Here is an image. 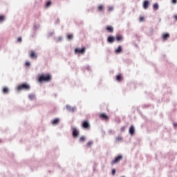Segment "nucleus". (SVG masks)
Returning <instances> with one entry per match:
<instances>
[{"label": "nucleus", "mask_w": 177, "mask_h": 177, "mask_svg": "<svg viewBox=\"0 0 177 177\" xmlns=\"http://www.w3.org/2000/svg\"><path fill=\"white\" fill-rule=\"evenodd\" d=\"M114 41H115V37L114 36H109L107 38L108 44H113Z\"/></svg>", "instance_id": "obj_8"}, {"label": "nucleus", "mask_w": 177, "mask_h": 177, "mask_svg": "<svg viewBox=\"0 0 177 177\" xmlns=\"http://www.w3.org/2000/svg\"><path fill=\"white\" fill-rule=\"evenodd\" d=\"M66 107L68 111H70L71 113H74L76 110L75 106H71V105H66Z\"/></svg>", "instance_id": "obj_7"}, {"label": "nucleus", "mask_w": 177, "mask_h": 177, "mask_svg": "<svg viewBox=\"0 0 177 177\" xmlns=\"http://www.w3.org/2000/svg\"><path fill=\"white\" fill-rule=\"evenodd\" d=\"M23 41V39L21 37H19L17 40V42H21Z\"/></svg>", "instance_id": "obj_37"}, {"label": "nucleus", "mask_w": 177, "mask_h": 177, "mask_svg": "<svg viewBox=\"0 0 177 177\" xmlns=\"http://www.w3.org/2000/svg\"><path fill=\"white\" fill-rule=\"evenodd\" d=\"M116 81H118V82H121V81H122V75H121L120 74L116 76Z\"/></svg>", "instance_id": "obj_19"}, {"label": "nucleus", "mask_w": 177, "mask_h": 177, "mask_svg": "<svg viewBox=\"0 0 177 177\" xmlns=\"http://www.w3.org/2000/svg\"><path fill=\"white\" fill-rule=\"evenodd\" d=\"M115 39L116 41H122V39H124V37H122V35H118L115 37Z\"/></svg>", "instance_id": "obj_18"}, {"label": "nucleus", "mask_w": 177, "mask_h": 177, "mask_svg": "<svg viewBox=\"0 0 177 177\" xmlns=\"http://www.w3.org/2000/svg\"><path fill=\"white\" fill-rule=\"evenodd\" d=\"M139 20H140V21H145V17H140Z\"/></svg>", "instance_id": "obj_39"}, {"label": "nucleus", "mask_w": 177, "mask_h": 177, "mask_svg": "<svg viewBox=\"0 0 177 177\" xmlns=\"http://www.w3.org/2000/svg\"><path fill=\"white\" fill-rule=\"evenodd\" d=\"M25 65H26L27 67H30V66H31V63L29 62H26Z\"/></svg>", "instance_id": "obj_34"}, {"label": "nucleus", "mask_w": 177, "mask_h": 177, "mask_svg": "<svg viewBox=\"0 0 177 177\" xmlns=\"http://www.w3.org/2000/svg\"><path fill=\"white\" fill-rule=\"evenodd\" d=\"M116 170L115 169H112L111 174L112 175H115Z\"/></svg>", "instance_id": "obj_38"}, {"label": "nucleus", "mask_w": 177, "mask_h": 177, "mask_svg": "<svg viewBox=\"0 0 177 177\" xmlns=\"http://www.w3.org/2000/svg\"><path fill=\"white\" fill-rule=\"evenodd\" d=\"M163 39L167 40L168 38H169V33H165L162 35Z\"/></svg>", "instance_id": "obj_22"}, {"label": "nucleus", "mask_w": 177, "mask_h": 177, "mask_svg": "<svg viewBox=\"0 0 177 177\" xmlns=\"http://www.w3.org/2000/svg\"><path fill=\"white\" fill-rule=\"evenodd\" d=\"M23 89H24L25 91H30V89H31V86H30V84L27 83H24L18 86L17 87L18 91H23Z\"/></svg>", "instance_id": "obj_2"}, {"label": "nucleus", "mask_w": 177, "mask_h": 177, "mask_svg": "<svg viewBox=\"0 0 177 177\" xmlns=\"http://www.w3.org/2000/svg\"><path fill=\"white\" fill-rule=\"evenodd\" d=\"M149 5H150V1L149 0L144 1L142 5L144 9H147L149 8Z\"/></svg>", "instance_id": "obj_11"}, {"label": "nucleus", "mask_w": 177, "mask_h": 177, "mask_svg": "<svg viewBox=\"0 0 177 177\" xmlns=\"http://www.w3.org/2000/svg\"><path fill=\"white\" fill-rule=\"evenodd\" d=\"M86 50V48L85 47L82 48H77L75 49V53L76 54L80 53V55H84Z\"/></svg>", "instance_id": "obj_5"}, {"label": "nucleus", "mask_w": 177, "mask_h": 177, "mask_svg": "<svg viewBox=\"0 0 177 177\" xmlns=\"http://www.w3.org/2000/svg\"><path fill=\"white\" fill-rule=\"evenodd\" d=\"M34 35H35V33H34V35H32V37H34Z\"/></svg>", "instance_id": "obj_45"}, {"label": "nucleus", "mask_w": 177, "mask_h": 177, "mask_svg": "<svg viewBox=\"0 0 177 177\" xmlns=\"http://www.w3.org/2000/svg\"><path fill=\"white\" fill-rule=\"evenodd\" d=\"M174 127H177V123H174Z\"/></svg>", "instance_id": "obj_42"}, {"label": "nucleus", "mask_w": 177, "mask_h": 177, "mask_svg": "<svg viewBox=\"0 0 177 177\" xmlns=\"http://www.w3.org/2000/svg\"><path fill=\"white\" fill-rule=\"evenodd\" d=\"M106 30H107L109 31V32H113L114 28H113V26H106Z\"/></svg>", "instance_id": "obj_16"}, {"label": "nucleus", "mask_w": 177, "mask_h": 177, "mask_svg": "<svg viewBox=\"0 0 177 177\" xmlns=\"http://www.w3.org/2000/svg\"><path fill=\"white\" fill-rule=\"evenodd\" d=\"M174 19H175V20H177V15L174 16Z\"/></svg>", "instance_id": "obj_43"}, {"label": "nucleus", "mask_w": 177, "mask_h": 177, "mask_svg": "<svg viewBox=\"0 0 177 177\" xmlns=\"http://www.w3.org/2000/svg\"><path fill=\"white\" fill-rule=\"evenodd\" d=\"M29 100H35L36 96L35 94L31 93L28 95Z\"/></svg>", "instance_id": "obj_15"}, {"label": "nucleus", "mask_w": 177, "mask_h": 177, "mask_svg": "<svg viewBox=\"0 0 177 177\" xmlns=\"http://www.w3.org/2000/svg\"><path fill=\"white\" fill-rule=\"evenodd\" d=\"M108 133H109V135H114V133H115V131L114 130L110 129L109 130Z\"/></svg>", "instance_id": "obj_30"}, {"label": "nucleus", "mask_w": 177, "mask_h": 177, "mask_svg": "<svg viewBox=\"0 0 177 177\" xmlns=\"http://www.w3.org/2000/svg\"><path fill=\"white\" fill-rule=\"evenodd\" d=\"M129 133L131 136H133L135 135V127L133 125H131L129 129Z\"/></svg>", "instance_id": "obj_9"}, {"label": "nucleus", "mask_w": 177, "mask_h": 177, "mask_svg": "<svg viewBox=\"0 0 177 177\" xmlns=\"http://www.w3.org/2000/svg\"><path fill=\"white\" fill-rule=\"evenodd\" d=\"M59 123H60V119L59 118H55L52 121L53 125H59Z\"/></svg>", "instance_id": "obj_14"}, {"label": "nucleus", "mask_w": 177, "mask_h": 177, "mask_svg": "<svg viewBox=\"0 0 177 177\" xmlns=\"http://www.w3.org/2000/svg\"><path fill=\"white\" fill-rule=\"evenodd\" d=\"M115 140H116V142H122V137H121V136H119L115 138Z\"/></svg>", "instance_id": "obj_26"}, {"label": "nucleus", "mask_w": 177, "mask_h": 177, "mask_svg": "<svg viewBox=\"0 0 177 177\" xmlns=\"http://www.w3.org/2000/svg\"><path fill=\"white\" fill-rule=\"evenodd\" d=\"M121 160H122V156L119 155L117 157H115V159L111 162V165H114L115 164H118V162H120V161H121Z\"/></svg>", "instance_id": "obj_3"}, {"label": "nucleus", "mask_w": 177, "mask_h": 177, "mask_svg": "<svg viewBox=\"0 0 177 177\" xmlns=\"http://www.w3.org/2000/svg\"><path fill=\"white\" fill-rule=\"evenodd\" d=\"M37 57H38V55H37V53L34 51H32L30 53V59H37Z\"/></svg>", "instance_id": "obj_17"}, {"label": "nucleus", "mask_w": 177, "mask_h": 177, "mask_svg": "<svg viewBox=\"0 0 177 177\" xmlns=\"http://www.w3.org/2000/svg\"><path fill=\"white\" fill-rule=\"evenodd\" d=\"M122 53V46H118V48L115 50V55H120Z\"/></svg>", "instance_id": "obj_10"}, {"label": "nucleus", "mask_w": 177, "mask_h": 177, "mask_svg": "<svg viewBox=\"0 0 177 177\" xmlns=\"http://www.w3.org/2000/svg\"><path fill=\"white\" fill-rule=\"evenodd\" d=\"M53 34H55V31L49 32L47 35L48 38H50V37H52V35H53Z\"/></svg>", "instance_id": "obj_29"}, {"label": "nucleus", "mask_w": 177, "mask_h": 177, "mask_svg": "<svg viewBox=\"0 0 177 177\" xmlns=\"http://www.w3.org/2000/svg\"><path fill=\"white\" fill-rule=\"evenodd\" d=\"M73 38H74V36L73 35V34L67 35V39H68V41H71Z\"/></svg>", "instance_id": "obj_25"}, {"label": "nucleus", "mask_w": 177, "mask_h": 177, "mask_svg": "<svg viewBox=\"0 0 177 177\" xmlns=\"http://www.w3.org/2000/svg\"><path fill=\"white\" fill-rule=\"evenodd\" d=\"M3 93H9V88L8 87H5L3 88Z\"/></svg>", "instance_id": "obj_27"}, {"label": "nucleus", "mask_w": 177, "mask_h": 177, "mask_svg": "<svg viewBox=\"0 0 177 177\" xmlns=\"http://www.w3.org/2000/svg\"><path fill=\"white\" fill-rule=\"evenodd\" d=\"M97 10L98 12H104V6L103 4H100L99 6H97Z\"/></svg>", "instance_id": "obj_12"}, {"label": "nucleus", "mask_w": 177, "mask_h": 177, "mask_svg": "<svg viewBox=\"0 0 177 177\" xmlns=\"http://www.w3.org/2000/svg\"><path fill=\"white\" fill-rule=\"evenodd\" d=\"M99 117L101 120H109V116L106 113H101L99 115Z\"/></svg>", "instance_id": "obj_13"}, {"label": "nucleus", "mask_w": 177, "mask_h": 177, "mask_svg": "<svg viewBox=\"0 0 177 177\" xmlns=\"http://www.w3.org/2000/svg\"><path fill=\"white\" fill-rule=\"evenodd\" d=\"M6 20V17L5 15H0V23H3Z\"/></svg>", "instance_id": "obj_21"}, {"label": "nucleus", "mask_w": 177, "mask_h": 177, "mask_svg": "<svg viewBox=\"0 0 177 177\" xmlns=\"http://www.w3.org/2000/svg\"><path fill=\"white\" fill-rule=\"evenodd\" d=\"M158 8H160L158 3H155L153 6V10H158Z\"/></svg>", "instance_id": "obj_20"}, {"label": "nucleus", "mask_w": 177, "mask_h": 177, "mask_svg": "<svg viewBox=\"0 0 177 177\" xmlns=\"http://www.w3.org/2000/svg\"><path fill=\"white\" fill-rule=\"evenodd\" d=\"M60 23V19L59 18H56L55 20V24H59Z\"/></svg>", "instance_id": "obj_32"}, {"label": "nucleus", "mask_w": 177, "mask_h": 177, "mask_svg": "<svg viewBox=\"0 0 177 177\" xmlns=\"http://www.w3.org/2000/svg\"><path fill=\"white\" fill-rule=\"evenodd\" d=\"M50 5H52V1H48L46 3V8H49V6H50Z\"/></svg>", "instance_id": "obj_28"}, {"label": "nucleus", "mask_w": 177, "mask_h": 177, "mask_svg": "<svg viewBox=\"0 0 177 177\" xmlns=\"http://www.w3.org/2000/svg\"><path fill=\"white\" fill-rule=\"evenodd\" d=\"M91 68L89 67V66H86V70H90Z\"/></svg>", "instance_id": "obj_41"}, {"label": "nucleus", "mask_w": 177, "mask_h": 177, "mask_svg": "<svg viewBox=\"0 0 177 177\" xmlns=\"http://www.w3.org/2000/svg\"><path fill=\"white\" fill-rule=\"evenodd\" d=\"M92 145H93V142L92 141H88L86 144V146H88V147H91V146H92Z\"/></svg>", "instance_id": "obj_31"}, {"label": "nucleus", "mask_w": 177, "mask_h": 177, "mask_svg": "<svg viewBox=\"0 0 177 177\" xmlns=\"http://www.w3.org/2000/svg\"><path fill=\"white\" fill-rule=\"evenodd\" d=\"M79 135H80V131H78V129H77V127H73L72 128V136L73 138H78Z\"/></svg>", "instance_id": "obj_4"}, {"label": "nucleus", "mask_w": 177, "mask_h": 177, "mask_svg": "<svg viewBox=\"0 0 177 177\" xmlns=\"http://www.w3.org/2000/svg\"><path fill=\"white\" fill-rule=\"evenodd\" d=\"M120 131H121V132H124L125 131V127H121Z\"/></svg>", "instance_id": "obj_40"}, {"label": "nucleus", "mask_w": 177, "mask_h": 177, "mask_svg": "<svg viewBox=\"0 0 177 177\" xmlns=\"http://www.w3.org/2000/svg\"><path fill=\"white\" fill-rule=\"evenodd\" d=\"M82 126L84 129H88V128H91V124L88 120H85L82 123Z\"/></svg>", "instance_id": "obj_6"}, {"label": "nucleus", "mask_w": 177, "mask_h": 177, "mask_svg": "<svg viewBox=\"0 0 177 177\" xmlns=\"http://www.w3.org/2000/svg\"><path fill=\"white\" fill-rule=\"evenodd\" d=\"M80 142H84L85 141V136H82L80 140H79Z\"/></svg>", "instance_id": "obj_33"}, {"label": "nucleus", "mask_w": 177, "mask_h": 177, "mask_svg": "<svg viewBox=\"0 0 177 177\" xmlns=\"http://www.w3.org/2000/svg\"><path fill=\"white\" fill-rule=\"evenodd\" d=\"M39 28V24H35L33 26V31H37Z\"/></svg>", "instance_id": "obj_24"}, {"label": "nucleus", "mask_w": 177, "mask_h": 177, "mask_svg": "<svg viewBox=\"0 0 177 177\" xmlns=\"http://www.w3.org/2000/svg\"><path fill=\"white\" fill-rule=\"evenodd\" d=\"M114 10V7H109V8H108V10L109 11V12H111V10Z\"/></svg>", "instance_id": "obj_36"}, {"label": "nucleus", "mask_w": 177, "mask_h": 177, "mask_svg": "<svg viewBox=\"0 0 177 177\" xmlns=\"http://www.w3.org/2000/svg\"><path fill=\"white\" fill-rule=\"evenodd\" d=\"M63 41V37L59 36L57 39H55V42H62Z\"/></svg>", "instance_id": "obj_23"}, {"label": "nucleus", "mask_w": 177, "mask_h": 177, "mask_svg": "<svg viewBox=\"0 0 177 177\" xmlns=\"http://www.w3.org/2000/svg\"><path fill=\"white\" fill-rule=\"evenodd\" d=\"M50 80H52V75L50 74L41 75L38 77L39 82H50Z\"/></svg>", "instance_id": "obj_1"}, {"label": "nucleus", "mask_w": 177, "mask_h": 177, "mask_svg": "<svg viewBox=\"0 0 177 177\" xmlns=\"http://www.w3.org/2000/svg\"><path fill=\"white\" fill-rule=\"evenodd\" d=\"M151 35H153V29L151 30Z\"/></svg>", "instance_id": "obj_44"}, {"label": "nucleus", "mask_w": 177, "mask_h": 177, "mask_svg": "<svg viewBox=\"0 0 177 177\" xmlns=\"http://www.w3.org/2000/svg\"><path fill=\"white\" fill-rule=\"evenodd\" d=\"M171 3H173V5H176L177 0H171Z\"/></svg>", "instance_id": "obj_35"}]
</instances>
